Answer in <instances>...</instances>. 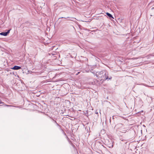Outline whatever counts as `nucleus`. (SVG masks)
Segmentation results:
<instances>
[{"label":"nucleus","mask_w":154,"mask_h":154,"mask_svg":"<svg viewBox=\"0 0 154 154\" xmlns=\"http://www.w3.org/2000/svg\"><path fill=\"white\" fill-rule=\"evenodd\" d=\"M153 107H154V106H153Z\"/></svg>","instance_id":"6e6552de"},{"label":"nucleus","mask_w":154,"mask_h":154,"mask_svg":"<svg viewBox=\"0 0 154 154\" xmlns=\"http://www.w3.org/2000/svg\"><path fill=\"white\" fill-rule=\"evenodd\" d=\"M68 17H61V18H64L66 19V18H68Z\"/></svg>","instance_id":"39448f33"},{"label":"nucleus","mask_w":154,"mask_h":154,"mask_svg":"<svg viewBox=\"0 0 154 154\" xmlns=\"http://www.w3.org/2000/svg\"><path fill=\"white\" fill-rule=\"evenodd\" d=\"M10 30H8V31L6 32H2L0 33L1 35H4L5 36H7L10 32Z\"/></svg>","instance_id":"f03ea898"},{"label":"nucleus","mask_w":154,"mask_h":154,"mask_svg":"<svg viewBox=\"0 0 154 154\" xmlns=\"http://www.w3.org/2000/svg\"><path fill=\"white\" fill-rule=\"evenodd\" d=\"M53 47L54 48V46H53Z\"/></svg>","instance_id":"0eeeda50"},{"label":"nucleus","mask_w":154,"mask_h":154,"mask_svg":"<svg viewBox=\"0 0 154 154\" xmlns=\"http://www.w3.org/2000/svg\"><path fill=\"white\" fill-rule=\"evenodd\" d=\"M108 74L106 71L97 72L96 75L97 77L99 78H101V80L105 81L106 79H112L111 77L108 76Z\"/></svg>","instance_id":"f257e3e1"},{"label":"nucleus","mask_w":154,"mask_h":154,"mask_svg":"<svg viewBox=\"0 0 154 154\" xmlns=\"http://www.w3.org/2000/svg\"><path fill=\"white\" fill-rule=\"evenodd\" d=\"M2 103V102L1 100H0V104Z\"/></svg>","instance_id":"423d86ee"},{"label":"nucleus","mask_w":154,"mask_h":154,"mask_svg":"<svg viewBox=\"0 0 154 154\" xmlns=\"http://www.w3.org/2000/svg\"><path fill=\"white\" fill-rule=\"evenodd\" d=\"M21 67L18 66H14L12 69L14 70H18L20 69Z\"/></svg>","instance_id":"7ed1b4c3"},{"label":"nucleus","mask_w":154,"mask_h":154,"mask_svg":"<svg viewBox=\"0 0 154 154\" xmlns=\"http://www.w3.org/2000/svg\"><path fill=\"white\" fill-rule=\"evenodd\" d=\"M106 14L108 16H109V17L113 18L112 15L110 14L107 12V13H106Z\"/></svg>","instance_id":"20e7f679"}]
</instances>
